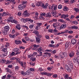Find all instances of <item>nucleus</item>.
Returning <instances> with one entry per match:
<instances>
[{
  "mask_svg": "<svg viewBox=\"0 0 79 79\" xmlns=\"http://www.w3.org/2000/svg\"><path fill=\"white\" fill-rule=\"evenodd\" d=\"M67 56V53L66 52H61L60 53L59 55V58H63L64 56Z\"/></svg>",
  "mask_w": 79,
  "mask_h": 79,
  "instance_id": "f257e3e1",
  "label": "nucleus"
},
{
  "mask_svg": "<svg viewBox=\"0 0 79 79\" xmlns=\"http://www.w3.org/2000/svg\"><path fill=\"white\" fill-rule=\"evenodd\" d=\"M39 45H36L35 44H34L33 45H31V46L30 47L29 49H31L33 50H35L38 47H39Z\"/></svg>",
  "mask_w": 79,
  "mask_h": 79,
  "instance_id": "f03ea898",
  "label": "nucleus"
},
{
  "mask_svg": "<svg viewBox=\"0 0 79 79\" xmlns=\"http://www.w3.org/2000/svg\"><path fill=\"white\" fill-rule=\"evenodd\" d=\"M24 39H25L26 40V41H29L30 40V38L28 37H25L24 38H23L22 40L23 42H24V44H26L27 43V42Z\"/></svg>",
  "mask_w": 79,
  "mask_h": 79,
  "instance_id": "7ed1b4c3",
  "label": "nucleus"
},
{
  "mask_svg": "<svg viewBox=\"0 0 79 79\" xmlns=\"http://www.w3.org/2000/svg\"><path fill=\"white\" fill-rule=\"evenodd\" d=\"M14 51L16 53H15V55H18V54H19L20 53L19 52V49L18 48H15L14 49Z\"/></svg>",
  "mask_w": 79,
  "mask_h": 79,
  "instance_id": "20e7f679",
  "label": "nucleus"
},
{
  "mask_svg": "<svg viewBox=\"0 0 79 79\" xmlns=\"http://www.w3.org/2000/svg\"><path fill=\"white\" fill-rule=\"evenodd\" d=\"M23 15L25 17H28V16H29L30 14L29 13L27 12V10H25L23 12Z\"/></svg>",
  "mask_w": 79,
  "mask_h": 79,
  "instance_id": "39448f33",
  "label": "nucleus"
},
{
  "mask_svg": "<svg viewBox=\"0 0 79 79\" xmlns=\"http://www.w3.org/2000/svg\"><path fill=\"white\" fill-rule=\"evenodd\" d=\"M15 43L16 45H20L22 44V41L19 40H15Z\"/></svg>",
  "mask_w": 79,
  "mask_h": 79,
  "instance_id": "423d86ee",
  "label": "nucleus"
},
{
  "mask_svg": "<svg viewBox=\"0 0 79 79\" xmlns=\"http://www.w3.org/2000/svg\"><path fill=\"white\" fill-rule=\"evenodd\" d=\"M69 16V15L68 14H62L61 15L60 18H62V19H65L66 18H68Z\"/></svg>",
  "mask_w": 79,
  "mask_h": 79,
  "instance_id": "0eeeda50",
  "label": "nucleus"
},
{
  "mask_svg": "<svg viewBox=\"0 0 79 79\" xmlns=\"http://www.w3.org/2000/svg\"><path fill=\"white\" fill-rule=\"evenodd\" d=\"M18 8L20 10H22L25 8V5L23 4H21L19 6Z\"/></svg>",
  "mask_w": 79,
  "mask_h": 79,
  "instance_id": "6e6552de",
  "label": "nucleus"
},
{
  "mask_svg": "<svg viewBox=\"0 0 79 79\" xmlns=\"http://www.w3.org/2000/svg\"><path fill=\"white\" fill-rule=\"evenodd\" d=\"M63 75V76H64V78L65 79H72V78L70 77H69V75L68 74H67L66 73L64 74Z\"/></svg>",
  "mask_w": 79,
  "mask_h": 79,
  "instance_id": "1a4fd4ad",
  "label": "nucleus"
},
{
  "mask_svg": "<svg viewBox=\"0 0 79 79\" xmlns=\"http://www.w3.org/2000/svg\"><path fill=\"white\" fill-rule=\"evenodd\" d=\"M67 64L69 65L70 68L72 69H73V64L72 62L69 61L67 62Z\"/></svg>",
  "mask_w": 79,
  "mask_h": 79,
  "instance_id": "9d476101",
  "label": "nucleus"
},
{
  "mask_svg": "<svg viewBox=\"0 0 79 79\" xmlns=\"http://www.w3.org/2000/svg\"><path fill=\"white\" fill-rule=\"evenodd\" d=\"M65 68L68 72H71V69L69 68V67L68 65H65Z\"/></svg>",
  "mask_w": 79,
  "mask_h": 79,
  "instance_id": "9b49d317",
  "label": "nucleus"
},
{
  "mask_svg": "<svg viewBox=\"0 0 79 79\" xmlns=\"http://www.w3.org/2000/svg\"><path fill=\"white\" fill-rule=\"evenodd\" d=\"M34 33L37 37H41V35H39V31H35L34 32Z\"/></svg>",
  "mask_w": 79,
  "mask_h": 79,
  "instance_id": "f8f14e48",
  "label": "nucleus"
},
{
  "mask_svg": "<svg viewBox=\"0 0 79 79\" xmlns=\"http://www.w3.org/2000/svg\"><path fill=\"white\" fill-rule=\"evenodd\" d=\"M74 50H73L70 52L69 56L71 58V57H73L74 56Z\"/></svg>",
  "mask_w": 79,
  "mask_h": 79,
  "instance_id": "ddd939ff",
  "label": "nucleus"
},
{
  "mask_svg": "<svg viewBox=\"0 0 79 79\" xmlns=\"http://www.w3.org/2000/svg\"><path fill=\"white\" fill-rule=\"evenodd\" d=\"M71 46V44L69 42H66L65 44L66 48H69Z\"/></svg>",
  "mask_w": 79,
  "mask_h": 79,
  "instance_id": "4468645a",
  "label": "nucleus"
},
{
  "mask_svg": "<svg viewBox=\"0 0 79 79\" xmlns=\"http://www.w3.org/2000/svg\"><path fill=\"white\" fill-rule=\"evenodd\" d=\"M48 4L47 3H46L45 4H44V3L42 4V7L44 9L46 8L48 6Z\"/></svg>",
  "mask_w": 79,
  "mask_h": 79,
  "instance_id": "2eb2a0df",
  "label": "nucleus"
},
{
  "mask_svg": "<svg viewBox=\"0 0 79 79\" xmlns=\"http://www.w3.org/2000/svg\"><path fill=\"white\" fill-rule=\"evenodd\" d=\"M66 27V25L65 24H63L60 27V29H64Z\"/></svg>",
  "mask_w": 79,
  "mask_h": 79,
  "instance_id": "dca6fc26",
  "label": "nucleus"
},
{
  "mask_svg": "<svg viewBox=\"0 0 79 79\" xmlns=\"http://www.w3.org/2000/svg\"><path fill=\"white\" fill-rule=\"evenodd\" d=\"M71 42L73 45H75L76 43V40L74 39H72L71 40Z\"/></svg>",
  "mask_w": 79,
  "mask_h": 79,
  "instance_id": "f3484780",
  "label": "nucleus"
},
{
  "mask_svg": "<svg viewBox=\"0 0 79 79\" xmlns=\"http://www.w3.org/2000/svg\"><path fill=\"white\" fill-rule=\"evenodd\" d=\"M38 36H37V37H36V42L37 43H40V37H38Z\"/></svg>",
  "mask_w": 79,
  "mask_h": 79,
  "instance_id": "a211bd4d",
  "label": "nucleus"
},
{
  "mask_svg": "<svg viewBox=\"0 0 79 79\" xmlns=\"http://www.w3.org/2000/svg\"><path fill=\"white\" fill-rule=\"evenodd\" d=\"M9 29H10V27H9V26H6L4 27V30L7 32L8 31H9Z\"/></svg>",
  "mask_w": 79,
  "mask_h": 79,
  "instance_id": "6ab92c4d",
  "label": "nucleus"
},
{
  "mask_svg": "<svg viewBox=\"0 0 79 79\" xmlns=\"http://www.w3.org/2000/svg\"><path fill=\"white\" fill-rule=\"evenodd\" d=\"M52 15L54 17H56L57 16V13H56V12H52Z\"/></svg>",
  "mask_w": 79,
  "mask_h": 79,
  "instance_id": "aec40b11",
  "label": "nucleus"
},
{
  "mask_svg": "<svg viewBox=\"0 0 79 79\" xmlns=\"http://www.w3.org/2000/svg\"><path fill=\"white\" fill-rule=\"evenodd\" d=\"M9 36L10 38H15L16 37V35H12L11 34H9Z\"/></svg>",
  "mask_w": 79,
  "mask_h": 79,
  "instance_id": "412c9836",
  "label": "nucleus"
},
{
  "mask_svg": "<svg viewBox=\"0 0 79 79\" xmlns=\"http://www.w3.org/2000/svg\"><path fill=\"white\" fill-rule=\"evenodd\" d=\"M31 73H32V72L31 71V70L29 69L25 73L26 74V75H29V74H30Z\"/></svg>",
  "mask_w": 79,
  "mask_h": 79,
  "instance_id": "4be33fe9",
  "label": "nucleus"
},
{
  "mask_svg": "<svg viewBox=\"0 0 79 79\" xmlns=\"http://www.w3.org/2000/svg\"><path fill=\"white\" fill-rule=\"evenodd\" d=\"M6 69L7 72H8V73H9L10 74H12V72H11V70H10V69L8 68H6Z\"/></svg>",
  "mask_w": 79,
  "mask_h": 79,
  "instance_id": "5701e85b",
  "label": "nucleus"
},
{
  "mask_svg": "<svg viewBox=\"0 0 79 79\" xmlns=\"http://www.w3.org/2000/svg\"><path fill=\"white\" fill-rule=\"evenodd\" d=\"M7 32L8 31H6L4 29L2 30V34H4V35H6V34H7Z\"/></svg>",
  "mask_w": 79,
  "mask_h": 79,
  "instance_id": "b1692460",
  "label": "nucleus"
},
{
  "mask_svg": "<svg viewBox=\"0 0 79 79\" xmlns=\"http://www.w3.org/2000/svg\"><path fill=\"white\" fill-rule=\"evenodd\" d=\"M37 50L38 51V53H39V52L42 51V48L41 47H40L38 48L37 49Z\"/></svg>",
  "mask_w": 79,
  "mask_h": 79,
  "instance_id": "393cba45",
  "label": "nucleus"
},
{
  "mask_svg": "<svg viewBox=\"0 0 79 79\" xmlns=\"http://www.w3.org/2000/svg\"><path fill=\"white\" fill-rule=\"evenodd\" d=\"M10 23H17V21L15 19H13L10 21Z\"/></svg>",
  "mask_w": 79,
  "mask_h": 79,
  "instance_id": "a878e982",
  "label": "nucleus"
},
{
  "mask_svg": "<svg viewBox=\"0 0 79 79\" xmlns=\"http://www.w3.org/2000/svg\"><path fill=\"white\" fill-rule=\"evenodd\" d=\"M46 16L47 17H49V18L51 17V16H52L51 13L50 12L47 13L46 15Z\"/></svg>",
  "mask_w": 79,
  "mask_h": 79,
  "instance_id": "bb28decb",
  "label": "nucleus"
},
{
  "mask_svg": "<svg viewBox=\"0 0 79 79\" xmlns=\"http://www.w3.org/2000/svg\"><path fill=\"white\" fill-rule=\"evenodd\" d=\"M54 6H55V4H53L52 6H51L49 7V9H50V10H53V9L54 8Z\"/></svg>",
  "mask_w": 79,
  "mask_h": 79,
  "instance_id": "cd10ccee",
  "label": "nucleus"
},
{
  "mask_svg": "<svg viewBox=\"0 0 79 79\" xmlns=\"http://www.w3.org/2000/svg\"><path fill=\"white\" fill-rule=\"evenodd\" d=\"M29 58L31 60L34 58V55L33 54H30L28 56Z\"/></svg>",
  "mask_w": 79,
  "mask_h": 79,
  "instance_id": "c85d7f7f",
  "label": "nucleus"
},
{
  "mask_svg": "<svg viewBox=\"0 0 79 79\" xmlns=\"http://www.w3.org/2000/svg\"><path fill=\"white\" fill-rule=\"evenodd\" d=\"M53 69V67L51 66L50 67H48L47 68V70L49 71H50L52 69Z\"/></svg>",
  "mask_w": 79,
  "mask_h": 79,
  "instance_id": "c756f323",
  "label": "nucleus"
},
{
  "mask_svg": "<svg viewBox=\"0 0 79 79\" xmlns=\"http://www.w3.org/2000/svg\"><path fill=\"white\" fill-rule=\"evenodd\" d=\"M13 19V16H10V19H8L7 21L8 23H10L12 20Z\"/></svg>",
  "mask_w": 79,
  "mask_h": 79,
  "instance_id": "7c9ffc66",
  "label": "nucleus"
},
{
  "mask_svg": "<svg viewBox=\"0 0 79 79\" xmlns=\"http://www.w3.org/2000/svg\"><path fill=\"white\" fill-rule=\"evenodd\" d=\"M77 13H79V9L77 8H74L73 9Z\"/></svg>",
  "mask_w": 79,
  "mask_h": 79,
  "instance_id": "2f4dec72",
  "label": "nucleus"
},
{
  "mask_svg": "<svg viewBox=\"0 0 79 79\" xmlns=\"http://www.w3.org/2000/svg\"><path fill=\"white\" fill-rule=\"evenodd\" d=\"M69 10L68 8L67 7H64L63 10L64 11H67Z\"/></svg>",
  "mask_w": 79,
  "mask_h": 79,
  "instance_id": "473e14b6",
  "label": "nucleus"
},
{
  "mask_svg": "<svg viewBox=\"0 0 79 79\" xmlns=\"http://www.w3.org/2000/svg\"><path fill=\"white\" fill-rule=\"evenodd\" d=\"M72 27L73 29H78V27L76 26H72Z\"/></svg>",
  "mask_w": 79,
  "mask_h": 79,
  "instance_id": "72a5a7b5",
  "label": "nucleus"
},
{
  "mask_svg": "<svg viewBox=\"0 0 79 79\" xmlns=\"http://www.w3.org/2000/svg\"><path fill=\"white\" fill-rule=\"evenodd\" d=\"M16 27L18 30H20L21 29V27L20 25H17L16 26Z\"/></svg>",
  "mask_w": 79,
  "mask_h": 79,
  "instance_id": "f704fd0d",
  "label": "nucleus"
},
{
  "mask_svg": "<svg viewBox=\"0 0 79 79\" xmlns=\"http://www.w3.org/2000/svg\"><path fill=\"white\" fill-rule=\"evenodd\" d=\"M56 22L57 21V20L55 19H53L52 20H51V21H49V23H53V22Z\"/></svg>",
  "mask_w": 79,
  "mask_h": 79,
  "instance_id": "c9c22d12",
  "label": "nucleus"
},
{
  "mask_svg": "<svg viewBox=\"0 0 79 79\" xmlns=\"http://www.w3.org/2000/svg\"><path fill=\"white\" fill-rule=\"evenodd\" d=\"M13 62V61L11 60H9L7 61V62L6 63V64H10V63H11Z\"/></svg>",
  "mask_w": 79,
  "mask_h": 79,
  "instance_id": "e433bc0d",
  "label": "nucleus"
},
{
  "mask_svg": "<svg viewBox=\"0 0 79 79\" xmlns=\"http://www.w3.org/2000/svg\"><path fill=\"white\" fill-rule=\"evenodd\" d=\"M41 4H42V3L40 2H38L37 3H36V6H40V5H41Z\"/></svg>",
  "mask_w": 79,
  "mask_h": 79,
  "instance_id": "4c0bfd02",
  "label": "nucleus"
},
{
  "mask_svg": "<svg viewBox=\"0 0 79 79\" xmlns=\"http://www.w3.org/2000/svg\"><path fill=\"white\" fill-rule=\"evenodd\" d=\"M16 54L15 53V52H12L10 53V56H14Z\"/></svg>",
  "mask_w": 79,
  "mask_h": 79,
  "instance_id": "58836bf2",
  "label": "nucleus"
},
{
  "mask_svg": "<svg viewBox=\"0 0 79 79\" xmlns=\"http://www.w3.org/2000/svg\"><path fill=\"white\" fill-rule=\"evenodd\" d=\"M20 72L21 74H22L23 76H26V74L25 73V72H24L23 71H21Z\"/></svg>",
  "mask_w": 79,
  "mask_h": 79,
  "instance_id": "ea45409f",
  "label": "nucleus"
},
{
  "mask_svg": "<svg viewBox=\"0 0 79 79\" xmlns=\"http://www.w3.org/2000/svg\"><path fill=\"white\" fill-rule=\"evenodd\" d=\"M74 61H75V63H77L79 64V60H77V59H74Z\"/></svg>",
  "mask_w": 79,
  "mask_h": 79,
  "instance_id": "a19ab883",
  "label": "nucleus"
},
{
  "mask_svg": "<svg viewBox=\"0 0 79 79\" xmlns=\"http://www.w3.org/2000/svg\"><path fill=\"white\" fill-rule=\"evenodd\" d=\"M40 28V27L38 25H37V26L35 27V29L36 30H39Z\"/></svg>",
  "mask_w": 79,
  "mask_h": 79,
  "instance_id": "79ce46f5",
  "label": "nucleus"
},
{
  "mask_svg": "<svg viewBox=\"0 0 79 79\" xmlns=\"http://www.w3.org/2000/svg\"><path fill=\"white\" fill-rule=\"evenodd\" d=\"M40 74H41V75H46L47 74V72H41L40 73Z\"/></svg>",
  "mask_w": 79,
  "mask_h": 79,
  "instance_id": "37998d69",
  "label": "nucleus"
},
{
  "mask_svg": "<svg viewBox=\"0 0 79 79\" xmlns=\"http://www.w3.org/2000/svg\"><path fill=\"white\" fill-rule=\"evenodd\" d=\"M52 51V49H46L45 50V52H51Z\"/></svg>",
  "mask_w": 79,
  "mask_h": 79,
  "instance_id": "c03bdc74",
  "label": "nucleus"
},
{
  "mask_svg": "<svg viewBox=\"0 0 79 79\" xmlns=\"http://www.w3.org/2000/svg\"><path fill=\"white\" fill-rule=\"evenodd\" d=\"M16 60L18 63H19L21 62V60H20V59L18 58H17L16 59Z\"/></svg>",
  "mask_w": 79,
  "mask_h": 79,
  "instance_id": "a18cd8bd",
  "label": "nucleus"
},
{
  "mask_svg": "<svg viewBox=\"0 0 79 79\" xmlns=\"http://www.w3.org/2000/svg\"><path fill=\"white\" fill-rule=\"evenodd\" d=\"M19 63H20V64L21 66H22L23 68H24V64H23V62L20 61V62H19Z\"/></svg>",
  "mask_w": 79,
  "mask_h": 79,
  "instance_id": "49530a36",
  "label": "nucleus"
},
{
  "mask_svg": "<svg viewBox=\"0 0 79 79\" xmlns=\"http://www.w3.org/2000/svg\"><path fill=\"white\" fill-rule=\"evenodd\" d=\"M58 21H60V23H65L64 20L63 19H59Z\"/></svg>",
  "mask_w": 79,
  "mask_h": 79,
  "instance_id": "de8ad7c7",
  "label": "nucleus"
},
{
  "mask_svg": "<svg viewBox=\"0 0 79 79\" xmlns=\"http://www.w3.org/2000/svg\"><path fill=\"white\" fill-rule=\"evenodd\" d=\"M72 23H73V24H74L77 25V24H78V22L77 21H73L72 22Z\"/></svg>",
  "mask_w": 79,
  "mask_h": 79,
  "instance_id": "09e8293b",
  "label": "nucleus"
},
{
  "mask_svg": "<svg viewBox=\"0 0 79 79\" xmlns=\"http://www.w3.org/2000/svg\"><path fill=\"white\" fill-rule=\"evenodd\" d=\"M40 15L42 16H45L46 15L45 13H43L42 14H40Z\"/></svg>",
  "mask_w": 79,
  "mask_h": 79,
  "instance_id": "8fccbe9b",
  "label": "nucleus"
},
{
  "mask_svg": "<svg viewBox=\"0 0 79 79\" xmlns=\"http://www.w3.org/2000/svg\"><path fill=\"white\" fill-rule=\"evenodd\" d=\"M57 8V5H54V6L53 10H56Z\"/></svg>",
  "mask_w": 79,
  "mask_h": 79,
  "instance_id": "3c124183",
  "label": "nucleus"
},
{
  "mask_svg": "<svg viewBox=\"0 0 79 79\" xmlns=\"http://www.w3.org/2000/svg\"><path fill=\"white\" fill-rule=\"evenodd\" d=\"M2 15H3V17L5 16H7V14L5 12H3Z\"/></svg>",
  "mask_w": 79,
  "mask_h": 79,
  "instance_id": "603ef678",
  "label": "nucleus"
},
{
  "mask_svg": "<svg viewBox=\"0 0 79 79\" xmlns=\"http://www.w3.org/2000/svg\"><path fill=\"white\" fill-rule=\"evenodd\" d=\"M57 74H54L53 75L52 77L54 78H56V77H57Z\"/></svg>",
  "mask_w": 79,
  "mask_h": 79,
  "instance_id": "864d4df0",
  "label": "nucleus"
},
{
  "mask_svg": "<svg viewBox=\"0 0 79 79\" xmlns=\"http://www.w3.org/2000/svg\"><path fill=\"white\" fill-rule=\"evenodd\" d=\"M37 26H41L42 25V23H37Z\"/></svg>",
  "mask_w": 79,
  "mask_h": 79,
  "instance_id": "5fc2aeb1",
  "label": "nucleus"
},
{
  "mask_svg": "<svg viewBox=\"0 0 79 79\" xmlns=\"http://www.w3.org/2000/svg\"><path fill=\"white\" fill-rule=\"evenodd\" d=\"M22 3L23 4H24V5H25L26 4H27V1H22Z\"/></svg>",
  "mask_w": 79,
  "mask_h": 79,
  "instance_id": "6e6d98bb",
  "label": "nucleus"
},
{
  "mask_svg": "<svg viewBox=\"0 0 79 79\" xmlns=\"http://www.w3.org/2000/svg\"><path fill=\"white\" fill-rule=\"evenodd\" d=\"M38 15H39V13H36L35 14V17L36 18H38Z\"/></svg>",
  "mask_w": 79,
  "mask_h": 79,
  "instance_id": "4d7b16f0",
  "label": "nucleus"
},
{
  "mask_svg": "<svg viewBox=\"0 0 79 79\" xmlns=\"http://www.w3.org/2000/svg\"><path fill=\"white\" fill-rule=\"evenodd\" d=\"M7 50V48H4L3 49H2V52H6Z\"/></svg>",
  "mask_w": 79,
  "mask_h": 79,
  "instance_id": "13d9d810",
  "label": "nucleus"
},
{
  "mask_svg": "<svg viewBox=\"0 0 79 79\" xmlns=\"http://www.w3.org/2000/svg\"><path fill=\"white\" fill-rule=\"evenodd\" d=\"M27 66V64H26V62H24V64H23V68H26V67Z\"/></svg>",
  "mask_w": 79,
  "mask_h": 79,
  "instance_id": "bf43d9fd",
  "label": "nucleus"
},
{
  "mask_svg": "<svg viewBox=\"0 0 79 79\" xmlns=\"http://www.w3.org/2000/svg\"><path fill=\"white\" fill-rule=\"evenodd\" d=\"M1 63H5V61H6V60H4V59H3L1 60Z\"/></svg>",
  "mask_w": 79,
  "mask_h": 79,
  "instance_id": "052dcab7",
  "label": "nucleus"
},
{
  "mask_svg": "<svg viewBox=\"0 0 79 79\" xmlns=\"http://www.w3.org/2000/svg\"><path fill=\"white\" fill-rule=\"evenodd\" d=\"M31 6H32V7H33V8H34V7L35 6V4L34 3H32L31 5Z\"/></svg>",
  "mask_w": 79,
  "mask_h": 79,
  "instance_id": "680f3d73",
  "label": "nucleus"
},
{
  "mask_svg": "<svg viewBox=\"0 0 79 79\" xmlns=\"http://www.w3.org/2000/svg\"><path fill=\"white\" fill-rule=\"evenodd\" d=\"M58 9H61V8H62V5H59L58 6Z\"/></svg>",
  "mask_w": 79,
  "mask_h": 79,
  "instance_id": "e2e57ef3",
  "label": "nucleus"
},
{
  "mask_svg": "<svg viewBox=\"0 0 79 79\" xmlns=\"http://www.w3.org/2000/svg\"><path fill=\"white\" fill-rule=\"evenodd\" d=\"M31 71H35V69L34 68H30L29 69Z\"/></svg>",
  "mask_w": 79,
  "mask_h": 79,
  "instance_id": "0e129e2a",
  "label": "nucleus"
},
{
  "mask_svg": "<svg viewBox=\"0 0 79 79\" xmlns=\"http://www.w3.org/2000/svg\"><path fill=\"white\" fill-rule=\"evenodd\" d=\"M53 46H54V44H49L48 46V47H53Z\"/></svg>",
  "mask_w": 79,
  "mask_h": 79,
  "instance_id": "69168bd1",
  "label": "nucleus"
},
{
  "mask_svg": "<svg viewBox=\"0 0 79 79\" xmlns=\"http://www.w3.org/2000/svg\"><path fill=\"white\" fill-rule=\"evenodd\" d=\"M34 24H32L31 25H30L29 26V28H30V29H32V27H34Z\"/></svg>",
  "mask_w": 79,
  "mask_h": 79,
  "instance_id": "338daca9",
  "label": "nucleus"
},
{
  "mask_svg": "<svg viewBox=\"0 0 79 79\" xmlns=\"http://www.w3.org/2000/svg\"><path fill=\"white\" fill-rule=\"evenodd\" d=\"M53 26L54 28H56V23H54V24H53Z\"/></svg>",
  "mask_w": 79,
  "mask_h": 79,
  "instance_id": "774afa93",
  "label": "nucleus"
}]
</instances>
